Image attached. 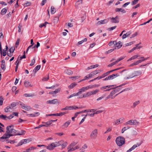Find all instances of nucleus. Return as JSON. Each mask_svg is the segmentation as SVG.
I'll return each mask as SVG.
<instances>
[{
  "label": "nucleus",
  "mask_w": 152,
  "mask_h": 152,
  "mask_svg": "<svg viewBox=\"0 0 152 152\" xmlns=\"http://www.w3.org/2000/svg\"><path fill=\"white\" fill-rule=\"evenodd\" d=\"M13 126L11 125L8 126L7 127L6 129L7 130L6 133L8 134H13V135H19V133L18 131L16 130L15 129L11 128V127Z\"/></svg>",
  "instance_id": "f257e3e1"
},
{
  "label": "nucleus",
  "mask_w": 152,
  "mask_h": 152,
  "mask_svg": "<svg viewBox=\"0 0 152 152\" xmlns=\"http://www.w3.org/2000/svg\"><path fill=\"white\" fill-rule=\"evenodd\" d=\"M125 139L121 136L118 137L115 140L117 145L119 146H121L125 143Z\"/></svg>",
  "instance_id": "f03ea898"
},
{
  "label": "nucleus",
  "mask_w": 152,
  "mask_h": 152,
  "mask_svg": "<svg viewBox=\"0 0 152 152\" xmlns=\"http://www.w3.org/2000/svg\"><path fill=\"white\" fill-rule=\"evenodd\" d=\"M62 141H60L58 142H55L52 143L51 144L48 145L47 147V148L49 150H52L54 148L61 145Z\"/></svg>",
  "instance_id": "7ed1b4c3"
},
{
  "label": "nucleus",
  "mask_w": 152,
  "mask_h": 152,
  "mask_svg": "<svg viewBox=\"0 0 152 152\" xmlns=\"http://www.w3.org/2000/svg\"><path fill=\"white\" fill-rule=\"evenodd\" d=\"M98 134V130L95 129L93 130L91 132L90 137L91 139H95L97 137Z\"/></svg>",
  "instance_id": "20e7f679"
},
{
  "label": "nucleus",
  "mask_w": 152,
  "mask_h": 152,
  "mask_svg": "<svg viewBox=\"0 0 152 152\" xmlns=\"http://www.w3.org/2000/svg\"><path fill=\"white\" fill-rule=\"evenodd\" d=\"M140 124V122L136 120H131L127 121L125 123V125H134L138 126Z\"/></svg>",
  "instance_id": "39448f33"
},
{
  "label": "nucleus",
  "mask_w": 152,
  "mask_h": 152,
  "mask_svg": "<svg viewBox=\"0 0 152 152\" xmlns=\"http://www.w3.org/2000/svg\"><path fill=\"white\" fill-rule=\"evenodd\" d=\"M97 86V85H89V86H86V87H83L80 89L82 93L83 92L85 91L88 90V89H91L93 88L96 87Z\"/></svg>",
  "instance_id": "423d86ee"
},
{
  "label": "nucleus",
  "mask_w": 152,
  "mask_h": 152,
  "mask_svg": "<svg viewBox=\"0 0 152 152\" xmlns=\"http://www.w3.org/2000/svg\"><path fill=\"white\" fill-rule=\"evenodd\" d=\"M92 94L91 91L87 92L86 94H84L82 95L78 96L77 99H82L87 97H88L92 95Z\"/></svg>",
  "instance_id": "0eeeda50"
},
{
  "label": "nucleus",
  "mask_w": 152,
  "mask_h": 152,
  "mask_svg": "<svg viewBox=\"0 0 152 152\" xmlns=\"http://www.w3.org/2000/svg\"><path fill=\"white\" fill-rule=\"evenodd\" d=\"M20 105L21 106V107L22 109L26 110H29L31 109L30 107L27 106L22 102H20Z\"/></svg>",
  "instance_id": "6e6552de"
},
{
  "label": "nucleus",
  "mask_w": 152,
  "mask_h": 152,
  "mask_svg": "<svg viewBox=\"0 0 152 152\" xmlns=\"http://www.w3.org/2000/svg\"><path fill=\"white\" fill-rule=\"evenodd\" d=\"M109 18L112 23H118L119 22V18L118 16H116L115 18Z\"/></svg>",
  "instance_id": "1a4fd4ad"
},
{
  "label": "nucleus",
  "mask_w": 152,
  "mask_h": 152,
  "mask_svg": "<svg viewBox=\"0 0 152 152\" xmlns=\"http://www.w3.org/2000/svg\"><path fill=\"white\" fill-rule=\"evenodd\" d=\"M82 93L81 91L80 90V89L79 90V91L77 93H74L73 94H72L71 95L68 96L67 97V99H70L71 98H72L74 96H79V95L80 94H81Z\"/></svg>",
  "instance_id": "9d476101"
},
{
  "label": "nucleus",
  "mask_w": 152,
  "mask_h": 152,
  "mask_svg": "<svg viewBox=\"0 0 152 152\" xmlns=\"http://www.w3.org/2000/svg\"><path fill=\"white\" fill-rule=\"evenodd\" d=\"M12 135L13 134H8L6 132L5 134L3 135L2 137H0V140H5L8 138L12 136Z\"/></svg>",
  "instance_id": "9b49d317"
},
{
  "label": "nucleus",
  "mask_w": 152,
  "mask_h": 152,
  "mask_svg": "<svg viewBox=\"0 0 152 152\" xmlns=\"http://www.w3.org/2000/svg\"><path fill=\"white\" fill-rule=\"evenodd\" d=\"M47 104H55L58 103V100L57 99H54L52 100H48L47 101Z\"/></svg>",
  "instance_id": "f8f14e48"
},
{
  "label": "nucleus",
  "mask_w": 152,
  "mask_h": 152,
  "mask_svg": "<svg viewBox=\"0 0 152 152\" xmlns=\"http://www.w3.org/2000/svg\"><path fill=\"white\" fill-rule=\"evenodd\" d=\"M13 108L10 105L8 106L4 109V111L5 113H9L12 112Z\"/></svg>",
  "instance_id": "ddd939ff"
},
{
  "label": "nucleus",
  "mask_w": 152,
  "mask_h": 152,
  "mask_svg": "<svg viewBox=\"0 0 152 152\" xmlns=\"http://www.w3.org/2000/svg\"><path fill=\"white\" fill-rule=\"evenodd\" d=\"M109 21V18L103 20L98 21L97 23V24L100 25L102 24H104L107 23Z\"/></svg>",
  "instance_id": "4468645a"
},
{
  "label": "nucleus",
  "mask_w": 152,
  "mask_h": 152,
  "mask_svg": "<svg viewBox=\"0 0 152 152\" xmlns=\"http://www.w3.org/2000/svg\"><path fill=\"white\" fill-rule=\"evenodd\" d=\"M61 90V88H57L56 89L55 91H52L50 92L49 93V94H52L53 95H55L57 94V93H58Z\"/></svg>",
  "instance_id": "2eb2a0df"
},
{
  "label": "nucleus",
  "mask_w": 152,
  "mask_h": 152,
  "mask_svg": "<svg viewBox=\"0 0 152 152\" xmlns=\"http://www.w3.org/2000/svg\"><path fill=\"white\" fill-rule=\"evenodd\" d=\"M142 74V72L140 71H136L134 72V75H133L132 76H130L129 77H127V79H129L130 78H132L135 76H137L141 75Z\"/></svg>",
  "instance_id": "dca6fc26"
},
{
  "label": "nucleus",
  "mask_w": 152,
  "mask_h": 152,
  "mask_svg": "<svg viewBox=\"0 0 152 152\" xmlns=\"http://www.w3.org/2000/svg\"><path fill=\"white\" fill-rule=\"evenodd\" d=\"M30 141L29 139H26L21 140L20 142V145H22L23 144H26L28 143Z\"/></svg>",
  "instance_id": "f3484780"
},
{
  "label": "nucleus",
  "mask_w": 152,
  "mask_h": 152,
  "mask_svg": "<svg viewBox=\"0 0 152 152\" xmlns=\"http://www.w3.org/2000/svg\"><path fill=\"white\" fill-rule=\"evenodd\" d=\"M140 58H143L142 60H138L137 61H135L134 62L135 65H137L139 63H141L143 61L147 59V58H144L143 56H142Z\"/></svg>",
  "instance_id": "a211bd4d"
},
{
  "label": "nucleus",
  "mask_w": 152,
  "mask_h": 152,
  "mask_svg": "<svg viewBox=\"0 0 152 152\" xmlns=\"http://www.w3.org/2000/svg\"><path fill=\"white\" fill-rule=\"evenodd\" d=\"M140 145V144H137V145H134L131 148L127 150L126 152H130L132 151L135 148L139 146Z\"/></svg>",
  "instance_id": "6ab92c4d"
},
{
  "label": "nucleus",
  "mask_w": 152,
  "mask_h": 152,
  "mask_svg": "<svg viewBox=\"0 0 152 152\" xmlns=\"http://www.w3.org/2000/svg\"><path fill=\"white\" fill-rule=\"evenodd\" d=\"M99 71H100L99 70H96L91 72L89 74L90 75V76L92 77L96 75L99 73Z\"/></svg>",
  "instance_id": "aec40b11"
},
{
  "label": "nucleus",
  "mask_w": 152,
  "mask_h": 152,
  "mask_svg": "<svg viewBox=\"0 0 152 152\" xmlns=\"http://www.w3.org/2000/svg\"><path fill=\"white\" fill-rule=\"evenodd\" d=\"M71 122V120H69L65 123H64L62 125V126L63 128H65L67 127L69 125Z\"/></svg>",
  "instance_id": "412c9836"
},
{
  "label": "nucleus",
  "mask_w": 152,
  "mask_h": 152,
  "mask_svg": "<svg viewBox=\"0 0 152 152\" xmlns=\"http://www.w3.org/2000/svg\"><path fill=\"white\" fill-rule=\"evenodd\" d=\"M119 75L118 74H113L111 75H110L109 76L110 80H112L114 79V78H115L116 77H117L118 76H119Z\"/></svg>",
  "instance_id": "4be33fe9"
},
{
  "label": "nucleus",
  "mask_w": 152,
  "mask_h": 152,
  "mask_svg": "<svg viewBox=\"0 0 152 152\" xmlns=\"http://www.w3.org/2000/svg\"><path fill=\"white\" fill-rule=\"evenodd\" d=\"M115 11L116 12H122L123 13H125L126 12V10H124L123 9L121 8H116L115 9Z\"/></svg>",
  "instance_id": "5701e85b"
},
{
  "label": "nucleus",
  "mask_w": 152,
  "mask_h": 152,
  "mask_svg": "<svg viewBox=\"0 0 152 152\" xmlns=\"http://www.w3.org/2000/svg\"><path fill=\"white\" fill-rule=\"evenodd\" d=\"M122 46L121 42L120 41H119L117 43L115 48H116V49H119Z\"/></svg>",
  "instance_id": "b1692460"
},
{
  "label": "nucleus",
  "mask_w": 152,
  "mask_h": 152,
  "mask_svg": "<svg viewBox=\"0 0 152 152\" xmlns=\"http://www.w3.org/2000/svg\"><path fill=\"white\" fill-rule=\"evenodd\" d=\"M24 84L25 86L26 87H28L29 86H32L31 85L30 83L27 81H25L24 82Z\"/></svg>",
  "instance_id": "393cba45"
},
{
  "label": "nucleus",
  "mask_w": 152,
  "mask_h": 152,
  "mask_svg": "<svg viewBox=\"0 0 152 152\" xmlns=\"http://www.w3.org/2000/svg\"><path fill=\"white\" fill-rule=\"evenodd\" d=\"M140 103V101H137L134 102L133 104V105L132 106V107L133 108H134L137 105H138Z\"/></svg>",
  "instance_id": "a878e982"
},
{
  "label": "nucleus",
  "mask_w": 152,
  "mask_h": 152,
  "mask_svg": "<svg viewBox=\"0 0 152 152\" xmlns=\"http://www.w3.org/2000/svg\"><path fill=\"white\" fill-rule=\"evenodd\" d=\"M77 142H73L72 143L68 148V149H69L71 148H73L74 146L75 145L77 144Z\"/></svg>",
  "instance_id": "bb28decb"
},
{
  "label": "nucleus",
  "mask_w": 152,
  "mask_h": 152,
  "mask_svg": "<svg viewBox=\"0 0 152 152\" xmlns=\"http://www.w3.org/2000/svg\"><path fill=\"white\" fill-rule=\"evenodd\" d=\"M64 72L65 73L69 75H71L73 74L72 71L69 69L65 70L64 71Z\"/></svg>",
  "instance_id": "cd10ccee"
},
{
  "label": "nucleus",
  "mask_w": 152,
  "mask_h": 152,
  "mask_svg": "<svg viewBox=\"0 0 152 152\" xmlns=\"http://www.w3.org/2000/svg\"><path fill=\"white\" fill-rule=\"evenodd\" d=\"M1 62V68L3 70H5L6 68L5 61L4 60H2Z\"/></svg>",
  "instance_id": "c85d7f7f"
},
{
  "label": "nucleus",
  "mask_w": 152,
  "mask_h": 152,
  "mask_svg": "<svg viewBox=\"0 0 152 152\" xmlns=\"http://www.w3.org/2000/svg\"><path fill=\"white\" fill-rule=\"evenodd\" d=\"M107 88V87H106V86H104L103 87H102L100 88L101 90H103L104 91H110V90L114 88H110L109 89H106V90H105V89H106Z\"/></svg>",
  "instance_id": "c756f323"
},
{
  "label": "nucleus",
  "mask_w": 152,
  "mask_h": 152,
  "mask_svg": "<svg viewBox=\"0 0 152 152\" xmlns=\"http://www.w3.org/2000/svg\"><path fill=\"white\" fill-rule=\"evenodd\" d=\"M31 45L29 46L28 48H27L26 50V53H27V52L28 50L30 49L31 48H32V46L34 44V43L33 42V39H31Z\"/></svg>",
  "instance_id": "7c9ffc66"
},
{
  "label": "nucleus",
  "mask_w": 152,
  "mask_h": 152,
  "mask_svg": "<svg viewBox=\"0 0 152 152\" xmlns=\"http://www.w3.org/2000/svg\"><path fill=\"white\" fill-rule=\"evenodd\" d=\"M79 148V147L77 145L74 148H71L70 149H69L68 150V152H70V151H74L75 150L78 149Z\"/></svg>",
  "instance_id": "2f4dec72"
},
{
  "label": "nucleus",
  "mask_w": 152,
  "mask_h": 152,
  "mask_svg": "<svg viewBox=\"0 0 152 152\" xmlns=\"http://www.w3.org/2000/svg\"><path fill=\"white\" fill-rule=\"evenodd\" d=\"M68 110H71L72 109L75 110L76 109H78V107L75 106H68Z\"/></svg>",
  "instance_id": "473e14b6"
},
{
  "label": "nucleus",
  "mask_w": 152,
  "mask_h": 152,
  "mask_svg": "<svg viewBox=\"0 0 152 152\" xmlns=\"http://www.w3.org/2000/svg\"><path fill=\"white\" fill-rule=\"evenodd\" d=\"M77 85V84L75 83H72L69 86L68 88L69 89H72L76 86Z\"/></svg>",
  "instance_id": "72a5a7b5"
},
{
  "label": "nucleus",
  "mask_w": 152,
  "mask_h": 152,
  "mask_svg": "<svg viewBox=\"0 0 152 152\" xmlns=\"http://www.w3.org/2000/svg\"><path fill=\"white\" fill-rule=\"evenodd\" d=\"M50 12L51 14H54L56 12V10L53 6L51 7Z\"/></svg>",
  "instance_id": "f704fd0d"
},
{
  "label": "nucleus",
  "mask_w": 152,
  "mask_h": 152,
  "mask_svg": "<svg viewBox=\"0 0 152 152\" xmlns=\"http://www.w3.org/2000/svg\"><path fill=\"white\" fill-rule=\"evenodd\" d=\"M130 34V32H127L126 34H124L122 36V39H123L126 38V37H128Z\"/></svg>",
  "instance_id": "c9c22d12"
},
{
  "label": "nucleus",
  "mask_w": 152,
  "mask_h": 152,
  "mask_svg": "<svg viewBox=\"0 0 152 152\" xmlns=\"http://www.w3.org/2000/svg\"><path fill=\"white\" fill-rule=\"evenodd\" d=\"M87 40V39L86 38H84L83 40H82L81 41H79L77 43V45H79L81 44L84 42H86Z\"/></svg>",
  "instance_id": "e433bc0d"
},
{
  "label": "nucleus",
  "mask_w": 152,
  "mask_h": 152,
  "mask_svg": "<svg viewBox=\"0 0 152 152\" xmlns=\"http://www.w3.org/2000/svg\"><path fill=\"white\" fill-rule=\"evenodd\" d=\"M41 66L39 65H38L34 69V71L35 73L40 68Z\"/></svg>",
  "instance_id": "4c0bfd02"
},
{
  "label": "nucleus",
  "mask_w": 152,
  "mask_h": 152,
  "mask_svg": "<svg viewBox=\"0 0 152 152\" xmlns=\"http://www.w3.org/2000/svg\"><path fill=\"white\" fill-rule=\"evenodd\" d=\"M139 56L137 55H136L135 56H132L127 61H131L132 60L134 59H135L136 58L138 57H139Z\"/></svg>",
  "instance_id": "58836bf2"
},
{
  "label": "nucleus",
  "mask_w": 152,
  "mask_h": 152,
  "mask_svg": "<svg viewBox=\"0 0 152 152\" xmlns=\"http://www.w3.org/2000/svg\"><path fill=\"white\" fill-rule=\"evenodd\" d=\"M115 92L114 90L112 91L110 94V95L111 97V99H113L115 98V96H113L115 94Z\"/></svg>",
  "instance_id": "ea45409f"
},
{
  "label": "nucleus",
  "mask_w": 152,
  "mask_h": 152,
  "mask_svg": "<svg viewBox=\"0 0 152 152\" xmlns=\"http://www.w3.org/2000/svg\"><path fill=\"white\" fill-rule=\"evenodd\" d=\"M96 110L94 109H88V110H84V113H85V112H94L95 111H96Z\"/></svg>",
  "instance_id": "a19ab883"
},
{
  "label": "nucleus",
  "mask_w": 152,
  "mask_h": 152,
  "mask_svg": "<svg viewBox=\"0 0 152 152\" xmlns=\"http://www.w3.org/2000/svg\"><path fill=\"white\" fill-rule=\"evenodd\" d=\"M49 75H48L47 76L44 77L42 79V80L43 81H47L49 79Z\"/></svg>",
  "instance_id": "79ce46f5"
},
{
  "label": "nucleus",
  "mask_w": 152,
  "mask_h": 152,
  "mask_svg": "<svg viewBox=\"0 0 152 152\" xmlns=\"http://www.w3.org/2000/svg\"><path fill=\"white\" fill-rule=\"evenodd\" d=\"M7 11V9L5 8H3L1 10V15H4L6 14Z\"/></svg>",
  "instance_id": "37998d69"
},
{
  "label": "nucleus",
  "mask_w": 152,
  "mask_h": 152,
  "mask_svg": "<svg viewBox=\"0 0 152 152\" xmlns=\"http://www.w3.org/2000/svg\"><path fill=\"white\" fill-rule=\"evenodd\" d=\"M0 118L3 119L4 120H7V116L6 115H0Z\"/></svg>",
  "instance_id": "c03bdc74"
},
{
  "label": "nucleus",
  "mask_w": 152,
  "mask_h": 152,
  "mask_svg": "<svg viewBox=\"0 0 152 152\" xmlns=\"http://www.w3.org/2000/svg\"><path fill=\"white\" fill-rule=\"evenodd\" d=\"M18 102H13L11 104L10 106L13 108L15 107L18 104Z\"/></svg>",
  "instance_id": "a18cd8bd"
},
{
  "label": "nucleus",
  "mask_w": 152,
  "mask_h": 152,
  "mask_svg": "<svg viewBox=\"0 0 152 152\" xmlns=\"http://www.w3.org/2000/svg\"><path fill=\"white\" fill-rule=\"evenodd\" d=\"M66 113L65 112H61L59 113H56V116H62L63 115L66 114Z\"/></svg>",
  "instance_id": "49530a36"
},
{
  "label": "nucleus",
  "mask_w": 152,
  "mask_h": 152,
  "mask_svg": "<svg viewBox=\"0 0 152 152\" xmlns=\"http://www.w3.org/2000/svg\"><path fill=\"white\" fill-rule=\"evenodd\" d=\"M115 49H116V48H114L113 49H110V50H109L107 51H106L105 52V53L107 54L110 53Z\"/></svg>",
  "instance_id": "de8ad7c7"
},
{
  "label": "nucleus",
  "mask_w": 152,
  "mask_h": 152,
  "mask_svg": "<svg viewBox=\"0 0 152 152\" xmlns=\"http://www.w3.org/2000/svg\"><path fill=\"white\" fill-rule=\"evenodd\" d=\"M35 63V59L34 58L32 60H31V63L29 65L30 66H32Z\"/></svg>",
  "instance_id": "09e8293b"
},
{
  "label": "nucleus",
  "mask_w": 152,
  "mask_h": 152,
  "mask_svg": "<svg viewBox=\"0 0 152 152\" xmlns=\"http://www.w3.org/2000/svg\"><path fill=\"white\" fill-rule=\"evenodd\" d=\"M24 96L26 97H32L33 96H34V95L33 94H24Z\"/></svg>",
  "instance_id": "8fccbe9b"
},
{
  "label": "nucleus",
  "mask_w": 152,
  "mask_h": 152,
  "mask_svg": "<svg viewBox=\"0 0 152 152\" xmlns=\"http://www.w3.org/2000/svg\"><path fill=\"white\" fill-rule=\"evenodd\" d=\"M114 86L115 87V88H116L115 89L113 90L114 91H115V93L118 92L119 91H120V90L121 89V88H118V86H117V87L116 86V85H115V86Z\"/></svg>",
  "instance_id": "3c124183"
},
{
  "label": "nucleus",
  "mask_w": 152,
  "mask_h": 152,
  "mask_svg": "<svg viewBox=\"0 0 152 152\" xmlns=\"http://www.w3.org/2000/svg\"><path fill=\"white\" fill-rule=\"evenodd\" d=\"M99 91V90L98 89H96L94 91H91V93L92 94V95L95 94H96Z\"/></svg>",
  "instance_id": "603ef678"
},
{
  "label": "nucleus",
  "mask_w": 152,
  "mask_h": 152,
  "mask_svg": "<svg viewBox=\"0 0 152 152\" xmlns=\"http://www.w3.org/2000/svg\"><path fill=\"white\" fill-rule=\"evenodd\" d=\"M26 132L25 131L23 130H21L20 131V136L24 135Z\"/></svg>",
  "instance_id": "864d4df0"
},
{
  "label": "nucleus",
  "mask_w": 152,
  "mask_h": 152,
  "mask_svg": "<svg viewBox=\"0 0 152 152\" xmlns=\"http://www.w3.org/2000/svg\"><path fill=\"white\" fill-rule=\"evenodd\" d=\"M130 127H124L121 130V132L122 133H124V132L126 131L127 129H129L130 128Z\"/></svg>",
  "instance_id": "5fc2aeb1"
},
{
  "label": "nucleus",
  "mask_w": 152,
  "mask_h": 152,
  "mask_svg": "<svg viewBox=\"0 0 152 152\" xmlns=\"http://www.w3.org/2000/svg\"><path fill=\"white\" fill-rule=\"evenodd\" d=\"M36 148L35 147H31L30 148H29L27 149L26 150V152H31L30 151L32 150H33V149H36Z\"/></svg>",
  "instance_id": "6e6d98bb"
},
{
  "label": "nucleus",
  "mask_w": 152,
  "mask_h": 152,
  "mask_svg": "<svg viewBox=\"0 0 152 152\" xmlns=\"http://www.w3.org/2000/svg\"><path fill=\"white\" fill-rule=\"evenodd\" d=\"M4 99L3 98L2 96H0V105H2L3 104V101L4 100Z\"/></svg>",
  "instance_id": "4d7b16f0"
},
{
  "label": "nucleus",
  "mask_w": 152,
  "mask_h": 152,
  "mask_svg": "<svg viewBox=\"0 0 152 152\" xmlns=\"http://www.w3.org/2000/svg\"><path fill=\"white\" fill-rule=\"evenodd\" d=\"M48 23L47 22H46L44 23H42V24H40L39 25V27L40 28H42L43 26L45 27L46 24H48Z\"/></svg>",
  "instance_id": "13d9d810"
},
{
  "label": "nucleus",
  "mask_w": 152,
  "mask_h": 152,
  "mask_svg": "<svg viewBox=\"0 0 152 152\" xmlns=\"http://www.w3.org/2000/svg\"><path fill=\"white\" fill-rule=\"evenodd\" d=\"M31 3L29 2H27L26 3L23 4V5L25 7L29 6L31 5Z\"/></svg>",
  "instance_id": "bf43d9fd"
},
{
  "label": "nucleus",
  "mask_w": 152,
  "mask_h": 152,
  "mask_svg": "<svg viewBox=\"0 0 152 152\" xmlns=\"http://www.w3.org/2000/svg\"><path fill=\"white\" fill-rule=\"evenodd\" d=\"M26 58V53L25 51H24L23 55L22 56L20 57V60H21L23 58Z\"/></svg>",
  "instance_id": "052dcab7"
},
{
  "label": "nucleus",
  "mask_w": 152,
  "mask_h": 152,
  "mask_svg": "<svg viewBox=\"0 0 152 152\" xmlns=\"http://www.w3.org/2000/svg\"><path fill=\"white\" fill-rule=\"evenodd\" d=\"M124 57H121L120 58H118V59H117V60L116 61H115V62L117 64L119 61H121V60H123V59H124Z\"/></svg>",
  "instance_id": "680f3d73"
},
{
  "label": "nucleus",
  "mask_w": 152,
  "mask_h": 152,
  "mask_svg": "<svg viewBox=\"0 0 152 152\" xmlns=\"http://www.w3.org/2000/svg\"><path fill=\"white\" fill-rule=\"evenodd\" d=\"M124 57H121L120 58H118V59H117V60L116 61H115V62L117 64L119 61H121V60H123V59H124Z\"/></svg>",
  "instance_id": "e2e57ef3"
},
{
  "label": "nucleus",
  "mask_w": 152,
  "mask_h": 152,
  "mask_svg": "<svg viewBox=\"0 0 152 152\" xmlns=\"http://www.w3.org/2000/svg\"><path fill=\"white\" fill-rule=\"evenodd\" d=\"M91 77L90 75L89 74L84 77V80H87Z\"/></svg>",
  "instance_id": "0e129e2a"
},
{
  "label": "nucleus",
  "mask_w": 152,
  "mask_h": 152,
  "mask_svg": "<svg viewBox=\"0 0 152 152\" xmlns=\"http://www.w3.org/2000/svg\"><path fill=\"white\" fill-rule=\"evenodd\" d=\"M114 124L116 125L119 124L120 123V121H119L118 119L116 121L113 122Z\"/></svg>",
  "instance_id": "69168bd1"
},
{
  "label": "nucleus",
  "mask_w": 152,
  "mask_h": 152,
  "mask_svg": "<svg viewBox=\"0 0 152 152\" xmlns=\"http://www.w3.org/2000/svg\"><path fill=\"white\" fill-rule=\"evenodd\" d=\"M15 50V48L13 47H12L10 48L9 50L10 52L13 53Z\"/></svg>",
  "instance_id": "338daca9"
},
{
  "label": "nucleus",
  "mask_w": 152,
  "mask_h": 152,
  "mask_svg": "<svg viewBox=\"0 0 152 152\" xmlns=\"http://www.w3.org/2000/svg\"><path fill=\"white\" fill-rule=\"evenodd\" d=\"M67 145V142H64L62 145V149H63Z\"/></svg>",
  "instance_id": "774afa93"
}]
</instances>
